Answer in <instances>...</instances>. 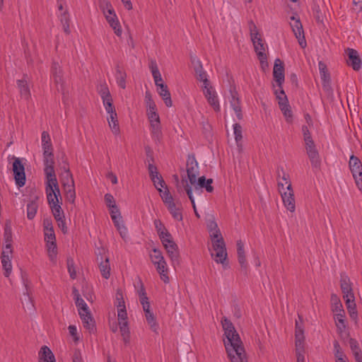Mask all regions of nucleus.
<instances>
[{"label":"nucleus","mask_w":362,"mask_h":362,"mask_svg":"<svg viewBox=\"0 0 362 362\" xmlns=\"http://www.w3.org/2000/svg\"><path fill=\"white\" fill-rule=\"evenodd\" d=\"M318 67L323 90L326 92H331L332 90L331 86V77L327 65L323 62L320 61L318 63Z\"/></svg>","instance_id":"ddd939ff"},{"label":"nucleus","mask_w":362,"mask_h":362,"mask_svg":"<svg viewBox=\"0 0 362 362\" xmlns=\"http://www.w3.org/2000/svg\"><path fill=\"white\" fill-rule=\"evenodd\" d=\"M99 269L102 276L105 279H108L110 276V265L108 257H106L105 261H101L99 264Z\"/></svg>","instance_id":"f704fd0d"},{"label":"nucleus","mask_w":362,"mask_h":362,"mask_svg":"<svg viewBox=\"0 0 362 362\" xmlns=\"http://www.w3.org/2000/svg\"><path fill=\"white\" fill-rule=\"evenodd\" d=\"M340 286L341 291L344 294V299L346 298H354V295L352 291V288L351 286V284L349 282V279L348 277H343L340 280Z\"/></svg>","instance_id":"b1692460"},{"label":"nucleus","mask_w":362,"mask_h":362,"mask_svg":"<svg viewBox=\"0 0 362 362\" xmlns=\"http://www.w3.org/2000/svg\"><path fill=\"white\" fill-rule=\"evenodd\" d=\"M74 301H75L76 306L78 308V314L83 313L84 312L89 310V308H88L86 303L84 301V300L81 297L75 298Z\"/></svg>","instance_id":"8fccbe9b"},{"label":"nucleus","mask_w":362,"mask_h":362,"mask_svg":"<svg viewBox=\"0 0 362 362\" xmlns=\"http://www.w3.org/2000/svg\"><path fill=\"white\" fill-rule=\"evenodd\" d=\"M334 346V354L336 358V361H339V358L345 359L346 356L342 351L338 341L334 340L333 342Z\"/></svg>","instance_id":"3c124183"},{"label":"nucleus","mask_w":362,"mask_h":362,"mask_svg":"<svg viewBox=\"0 0 362 362\" xmlns=\"http://www.w3.org/2000/svg\"><path fill=\"white\" fill-rule=\"evenodd\" d=\"M233 130H234V135H235V140L237 144V146L240 151L242 149L243 145H242V139H243V135H242V127L238 123H235L233 124Z\"/></svg>","instance_id":"e433bc0d"},{"label":"nucleus","mask_w":362,"mask_h":362,"mask_svg":"<svg viewBox=\"0 0 362 362\" xmlns=\"http://www.w3.org/2000/svg\"><path fill=\"white\" fill-rule=\"evenodd\" d=\"M291 20L294 21V23L291 25V28L296 37L298 40L300 46L302 48L305 47L307 43L304 35L303 25L300 21V18H296L295 16H291Z\"/></svg>","instance_id":"f8f14e48"},{"label":"nucleus","mask_w":362,"mask_h":362,"mask_svg":"<svg viewBox=\"0 0 362 362\" xmlns=\"http://www.w3.org/2000/svg\"><path fill=\"white\" fill-rule=\"evenodd\" d=\"M278 187L285 207L289 211L294 212L296 210V202L291 183L287 185V191H284V184L281 181L278 182Z\"/></svg>","instance_id":"423d86ee"},{"label":"nucleus","mask_w":362,"mask_h":362,"mask_svg":"<svg viewBox=\"0 0 362 362\" xmlns=\"http://www.w3.org/2000/svg\"><path fill=\"white\" fill-rule=\"evenodd\" d=\"M231 99L230 100V105L233 110L241 109L240 101L238 98V93L235 90H230Z\"/></svg>","instance_id":"49530a36"},{"label":"nucleus","mask_w":362,"mask_h":362,"mask_svg":"<svg viewBox=\"0 0 362 362\" xmlns=\"http://www.w3.org/2000/svg\"><path fill=\"white\" fill-rule=\"evenodd\" d=\"M145 317L148 324L150 326L151 329L154 332H158L159 329L158 324L156 322V319L153 313V312H147L145 313Z\"/></svg>","instance_id":"ea45409f"},{"label":"nucleus","mask_w":362,"mask_h":362,"mask_svg":"<svg viewBox=\"0 0 362 362\" xmlns=\"http://www.w3.org/2000/svg\"><path fill=\"white\" fill-rule=\"evenodd\" d=\"M204 95L214 111L219 112L220 105L216 91L214 89L204 90Z\"/></svg>","instance_id":"6ab92c4d"},{"label":"nucleus","mask_w":362,"mask_h":362,"mask_svg":"<svg viewBox=\"0 0 362 362\" xmlns=\"http://www.w3.org/2000/svg\"><path fill=\"white\" fill-rule=\"evenodd\" d=\"M206 226L211 233L213 248L216 251L215 256L218 258L215 260L217 263L223 264L227 257L226 244L214 217L207 220Z\"/></svg>","instance_id":"f257e3e1"},{"label":"nucleus","mask_w":362,"mask_h":362,"mask_svg":"<svg viewBox=\"0 0 362 362\" xmlns=\"http://www.w3.org/2000/svg\"><path fill=\"white\" fill-rule=\"evenodd\" d=\"M145 100L146 102L147 109L154 110V107H156V105L152 98L151 92L148 90L146 91V93H145Z\"/></svg>","instance_id":"0e129e2a"},{"label":"nucleus","mask_w":362,"mask_h":362,"mask_svg":"<svg viewBox=\"0 0 362 362\" xmlns=\"http://www.w3.org/2000/svg\"><path fill=\"white\" fill-rule=\"evenodd\" d=\"M238 259L240 265L241 272L245 274H247V263L244 250V244L241 240H238L236 243Z\"/></svg>","instance_id":"f3484780"},{"label":"nucleus","mask_w":362,"mask_h":362,"mask_svg":"<svg viewBox=\"0 0 362 362\" xmlns=\"http://www.w3.org/2000/svg\"><path fill=\"white\" fill-rule=\"evenodd\" d=\"M79 315L83 327L88 330L89 333H95L96 331L95 322L90 311H86L83 313H80Z\"/></svg>","instance_id":"dca6fc26"},{"label":"nucleus","mask_w":362,"mask_h":362,"mask_svg":"<svg viewBox=\"0 0 362 362\" xmlns=\"http://www.w3.org/2000/svg\"><path fill=\"white\" fill-rule=\"evenodd\" d=\"M148 170L149 177L153 182L155 187L159 192H162L161 187H166V184L162 176L159 174L157 167L152 163H148Z\"/></svg>","instance_id":"1a4fd4ad"},{"label":"nucleus","mask_w":362,"mask_h":362,"mask_svg":"<svg viewBox=\"0 0 362 362\" xmlns=\"http://www.w3.org/2000/svg\"><path fill=\"white\" fill-rule=\"evenodd\" d=\"M107 121L112 133L115 135H118L120 132V129L117 119V114L116 113V115L113 114L110 115L109 117H107Z\"/></svg>","instance_id":"c9c22d12"},{"label":"nucleus","mask_w":362,"mask_h":362,"mask_svg":"<svg viewBox=\"0 0 362 362\" xmlns=\"http://www.w3.org/2000/svg\"><path fill=\"white\" fill-rule=\"evenodd\" d=\"M156 262V265L155 266L156 267L158 273L160 274V279L165 284L169 283L170 279L168 276L167 263L164 257L163 258V259H160V261Z\"/></svg>","instance_id":"5701e85b"},{"label":"nucleus","mask_w":362,"mask_h":362,"mask_svg":"<svg viewBox=\"0 0 362 362\" xmlns=\"http://www.w3.org/2000/svg\"><path fill=\"white\" fill-rule=\"evenodd\" d=\"M12 159L13 160V172L16 184L18 187H22L26 181L24 164L19 158L13 156Z\"/></svg>","instance_id":"0eeeda50"},{"label":"nucleus","mask_w":362,"mask_h":362,"mask_svg":"<svg viewBox=\"0 0 362 362\" xmlns=\"http://www.w3.org/2000/svg\"><path fill=\"white\" fill-rule=\"evenodd\" d=\"M273 76L281 90L285 80V69L284 62L279 58L274 61Z\"/></svg>","instance_id":"9d476101"},{"label":"nucleus","mask_w":362,"mask_h":362,"mask_svg":"<svg viewBox=\"0 0 362 362\" xmlns=\"http://www.w3.org/2000/svg\"><path fill=\"white\" fill-rule=\"evenodd\" d=\"M52 75L54 82L56 85H62L63 75L62 70L57 62H53L51 69Z\"/></svg>","instance_id":"c85d7f7f"},{"label":"nucleus","mask_w":362,"mask_h":362,"mask_svg":"<svg viewBox=\"0 0 362 362\" xmlns=\"http://www.w3.org/2000/svg\"><path fill=\"white\" fill-rule=\"evenodd\" d=\"M105 18L110 26L114 30L115 33L119 37L121 36L122 30L116 14H114L113 16H106Z\"/></svg>","instance_id":"2f4dec72"},{"label":"nucleus","mask_w":362,"mask_h":362,"mask_svg":"<svg viewBox=\"0 0 362 362\" xmlns=\"http://www.w3.org/2000/svg\"><path fill=\"white\" fill-rule=\"evenodd\" d=\"M249 28L251 40L252 41L255 51L257 55L260 64L266 63V65L268 66L267 56L265 53L264 44L263 43V40L259 34L257 26L252 21L249 23Z\"/></svg>","instance_id":"7ed1b4c3"},{"label":"nucleus","mask_w":362,"mask_h":362,"mask_svg":"<svg viewBox=\"0 0 362 362\" xmlns=\"http://www.w3.org/2000/svg\"><path fill=\"white\" fill-rule=\"evenodd\" d=\"M167 208L174 219L178 221H182L181 209L176 206L175 202H172L171 204L167 206Z\"/></svg>","instance_id":"4c0bfd02"},{"label":"nucleus","mask_w":362,"mask_h":362,"mask_svg":"<svg viewBox=\"0 0 362 362\" xmlns=\"http://www.w3.org/2000/svg\"><path fill=\"white\" fill-rule=\"evenodd\" d=\"M47 247L49 257L51 261H54L57 258V247L56 240H52L49 242H47Z\"/></svg>","instance_id":"58836bf2"},{"label":"nucleus","mask_w":362,"mask_h":362,"mask_svg":"<svg viewBox=\"0 0 362 362\" xmlns=\"http://www.w3.org/2000/svg\"><path fill=\"white\" fill-rule=\"evenodd\" d=\"M185 189L186 191V193L192 203V207L194 209V213H195V215L197 216V217H199V215L198 214V212L197 211V209H196V206H195V202H194V197L192 195V187L189 185L187 184L186 186H185Z\"/></svg>","instance_id":"13d9d810"},{"label":"nucleus","mask_w":362,"mask_h":362,"mask_svg":"<svg viewBox=\"0 0 362 362\" xmlns=\"http://www.w3.org/2000/svg\"><path fill=\"white\" fill-rule=\"evenodd\" d=\"M164 188H165V190L164 191L162 190V192H160V197H161L163 202H164V204L166 206H168V205L171 204L172 202H174L173 197L171 195L168 187L166 186V187H164Z\"/></svg>","instance_id":"de8ad7c7"},{"label":"nucleus","mask_w":362,"mask_h":362,"mask_svg":"<svg viewBox=\"0 0 362 362\" xmlns=\"http://www.w3.org/2000/svg\"><path fill=\"white\" fill-rule=\"evenodd\" d=\"M150 258H151L152 263L154 265H156V262H159V261H160V259H163V256L162 252L160 250H158L157 248H153L152 250V253L150 254Z\"/></svg>","instance_id":"6e6d98bb"},{"label":"nucleus","mask_w":362,"mask_h":362,"mask_svg":"<svg viewBox=\"0 0 362 362\" xmlns=\"http://www.w3.org/2000/svg\"><path fill=\"white\" fill-rule=\"evenodd\" d=\"M275 94L276 95V98L279 99V105L281 110L282 111L284 115L286 117L287 122H291L293 120V115L291 109V106L288 104V98L286 95V93L283 88L280 90V94L284 95V98L281 97V95H278V90H275Z\"/></svg>","instance_id":"6e6552de"},{"label":"nucleus","mask_w":362,"mask_h":362,"mask_svg":"<svg viewBox=\"0 0 362 362\" xmlns=\"http://www.w3.org/2000/svg\"><path fill=\"white\" fill-rule=\"evenodd\" d=\"M64 189L65 191L66 199L69 202L74 204L76 199L74 179H71L70 181H67V182L64 181Z\"/></svg>","instance_id":"412c9836"},{"label":"nucleus","mask_w":362,"mask_h":362,"mask_svg":"<svg viewBox=\"0 0 362 362\" xmlns=\"http://www.w3.org/2000/svg\"><path fill=\"white\" fill-rule=\"evenodd\" d=\"M311 8L316 21L317 22H322V13L320 6L316 2L314 1Z\"/></svg>","instance_id":"052dcab7"},{"label":"nucleus","mask_w":362,"mask_h":362,"mask_svg":"<svg viewBox=\"0 0 362 362\" xmlns=\"http://www.w3.org/2000/svg\"><path fill=\"white\" fill-rule=\"evenodd\" d=\"M105 202L107 208H111L116 206L115 199L114 197L109 193L105 194L104 197Z\"/></svg>","instance_id":"338daca9"},{"label":"nucleus","mask_w":362,"mask_h":362,"mask_svg":"<svg viewBox=\"0 0 362 362\" xmlns=\"http://www.w3.org/2000/svg\"><path fill=\"white\" fill-rule=\"evenodd\" d=\"M45 192L49 205L54 204V202L59 203V197L61 198V194L56 175L51 177H46Z\"/></svg>","instance_id":"39448f33"},{"label":"nucleus","mask_w":362,"mask_h":362,"mask_svg":"<svg viewBox=\"0 0 362 362\" xmlns=\"http://www.w3.org/2000/svg\"><path fill=\"white\" fill-rule=\"evenodd\" d=\"M66 264L71 279H75L76 278V272L74 267V259L71 257H68L66 259Z\"/></svg>","instance_id":"4d7b16f0"},{"label":"nucleus","mask_w":362,"mask_h":362,"mask_svg":"<svg viewBox=\"0 0 362 362\" xmlns=\"http://www.w3.org/2000/svg\"><path fill=\"white\" fill-rule=\"evenodd\" d=\"M28 75L23 74L22 79H18L16 81L17 88L19 90L20 95L21 98H24L26 100H29L31 96L30 88L28 83Z\"/></svg>","instance_id":"a211bd4d"},{"label":"nucleus","mask_w":362,"mask_h":362,"mask_svg":"<svg viewBox=\"0 0 362 362\" xmlns=\"http://www.w3.org/2000/svg\"><path fill=\"white\" fill-rule=\"evenodd\" d=\"M103 100L112 98L109 88L106 84L101 85L98 90Z\"/></svg>","instance_id":"680f3d73"},{"label":"nucleus","mask_w":362,"mask_h":362,"mask_svg":"<svg viewBox=\"0 0 362 362\" xmlns=\"http://www.w3.org/2000/svg\"><path fill=\"white\" fill-rule=\"evenodd\" d=\"M39 359L40 362H56L53 353L47 346L41 347L39 351Z\"/></svg>","instance_id":"393cba45"},{"label":"nucleus","mask_w":362,"mask_h":362,"mask_svg":"<svg viewBox=\"0 0 362 362\" xmlns=\"http://www.w3.org/2000/svg\"><path fill=\"white\" fill-rule=\"evenodd\" d=\"M165 249L170 258L173 264L179 263L178 247L175 243H171V245H165Z\"/></svg>","instance_id":"cd10ccee"},{"label":"nucleus","mask_w":362,"mask_h":362,"mask_svg":"<svg viewBox=\"0 0 362 362\" xmlns=\"http://www.w3.org/2000/svg\"><path fill=\"white\" fill-rule=\"evenodd\" d=\"M45 192L49 205L54 204V202L59 203V197L61 198V194L56 175L51 177H46Z\"/></svg>","instance_id":"20e7f679"},{"label":"nucleus","mask_w":362,"mask_h":362,"mask_svg":"<svg viewBox=\"0 0 362 362\" xmlns=\"http://www.w3.org/2000/svg\"><path fill=\"white\" fill-rule=\"evenodd\" d=\"M197 185H194V189L198 190L200 188H205L206 192H212L214 191V187L211 186L213 183V180L211 178L206 179L205 176L199 177L196 181Z\"/></svg>","instance_id":"bb28decb"},{"label":"nucleus","mask_w":362,"mask_h":362,"mask_svg":"<svg viewBox=\"0 0 362 362\" xmlns=\"http://www.w3.org/2000/svg\"><path fill=\"white\" fill-rule=\"evenodd\" d=\"M116 306L118 308L123 309L125 308V302L123 297L122 291L120 289H118L116 292Z\"/></svg>","instance_id":"bf43d9fd"},{"label":"nucleus","mask_w":362,"mask_h":362,"mask_svg":"<svg viewBox=\"0 0 362 362\" xmlns=\"http://www.w3.org/2000/svg\"><path fill=\"white\" fill-rule=\"evenodd\" d=\"M115 78L117 85L122 89L126 88L127 74L125 71L121 68L119 64L116 65Z\"/></svg>","instance_id":"c756f323"},{"label":"nucleus","mask_w":362,"mask_h":362,"mask_svg":"<svg viewBox=\"0 0 362 362\" xmlns=\"http://www.w3.org/2000/svg\"><path fill=\"white\" fill-rule=\"evenodd\" d=\"M198 163L194 155H189L187 160V173L189 182L195 185L198 173Z\"/></svg>","instance_id":"9b49d317"},{"label":"nucleus","mask_w":362,"mask_h":362,"mask_svg":"<svg viewBox=\"0 0 362 362\" xmlns=\"http://www.w3.org/2000/svg\"><path fill=\"white\" fill-rule=\"evenodd\" d=\"M224 334L227 339L226 341H224L227 354H238L240 356L243 354L245 348L237 331L235 329H228L224 332Z\"/></svg>","instance_id":"f03ea898"},{"label":"nucleus","mask_w":362,"mask_h":362,"mask_svg":"<svg viewBox=\"0 0 362 362\" xmlns=\"http://www.w3.org/2000/svg\"><path fill=\"white\" fill-rule=\"evenodd\" d=\"M276 178L278 182L280 181L279 179L285 181V183L288 185L290 182V176L288 173H286L283 167H278L276 170Z\"/></svg>","instance_id":"603ef678"},{"label":"nucleus","mask_w":362,"mask_h":362,"mask_svg":"<svg viewBox=\"0 0 362 362\" xmlns=\"http://www.w3.org/2000/svg\"><path fill=\"white\" fill-rule=\"evenodd\" d=\"M2 267L4 269V276L8 277L11 273L12 265L11 262V257L8 255H4L1 256Z\"/></svg>","instance_id":"72a5a7b5"},{"label":"nucleus","mask_w":362,"mask_h":362,"mask_svg":"<svg viewBox=\"0 0 362 362\" xmlns=\"http://www.w3.org/2000/svg\"><path fill=\"white\" fill-rule=\"evenodd\" d=\"M44 157V165H45V168H44V173L45 174V176L46 177H53L54 175H56L55 174V171H54V154L53 153H52V155L51 156H43Z\"/></svg>","instance_id":"aec40b11"},{"label":"nucleus","mask_w":362,"mask_h":362,"mask_svg":"<svg viewBox=\"0 0 362 362\" xmlns=\"http://www.w3.org/2000/svg\"><path fill=\"white\" fill-rule=\"evenodd\" d=\"M158 93L161 96L167 107H171L173 105L170 93L167 85L160 83V86L158 87Z\"/></svg>","instance_id":"a878e982"},{"label":"nucleus","mask_w":362,"mask_h":362,"mask_svg":"<svg viewBox=\"0 0 362 362\" xmlns=\"http://www.w3.org/2000/svg\"><path fill=\"white\" fill-rule=\"evenodd\" d=\"M4 238L5 243L12 242L11 223L9 220H7L4 226Z\"/></svg>","instance_id":"37998d69"},{"label":"nucleus","mask_w":362,"mask_h":362,"mask_svg":"<svg viewBox=\"0 0 362 362\" xmlns=\"http://www.w3.org/2000/svg\"><path fill=\"white\" fill-rule=\"evenodd\" d=\"M349 166L353 177H356V175L358 174L360 176L361 175L362 163L358 157L355 156L354 155H351L350 156Z\"/></svg>","instance_id":"4be33fe9"},{"label":"nucleus","mask_w":362,"mask_h":362,"mask_svg":"<svg viewBox=\"0 0 362 362\" xmlns=\"http://www.w3.org/2000/svg\"><path fill=\"white\" fill-rule=\"evenodd\" d=\"M62 166L61 167L62 170L64 171L63 173L66 174V177L67 178V181L71 180L73 178V175L70 171L69 169V165L67 161V158H66L65 154L63 153L62 156Z\"/></svg>","instance_id":"a18cd8bd"},{"label":"nucleus","mask_w":362,"mask_h":362,"mask_svg":"<svg viewBox=\"0 0 362 362\" xmlns=\"http://www.w3.org/2000/svg\"><path fill=\"white\" fill-rule=\"evenodd\" d=\"M119 329L122 336L130 335L129 329L128 327V322H119Z\"/></svg>","instance_id":"774afa93"},{"label":"nucleus","mask_w":362,"mask_h":362,"mask_svg":"<svg viewBox=\"0 0 362 362\" xmlns=\"http://www.w3.org/2000/svg\"><path fill=\"white\" fill-rule=\"evenodd\" d=\"M147 115H148V118L149 119L150 124L160 122V117L157 112L156 107H154V110L147 109Z\"/></svg>","instance_id":"09e8293b"},{"label":"nucleus","mask_w":362,"mask_h":362,"mask_svg":"<svg viewBox=\"0 0 362 362\" xmlns=\"http://www.w3.org/2000/svg\"><path fill=\"white\" fill-rule=\"evenodd\" d=\"M304 341L305 339H296V353L298 354H305V347H304Z\"/></svg>","instance_id":"69168bd1"},{"label":"nucleus","mask_w":362,"mask_h":362,"mask_svg":"<svg viewBox=\"0 0 362 362\" xmlns=\"http://www.w3.org/2000/svg\"><path fill=\"white\" fill-rule=\"evenodd\" d=\"M45 229V240L49 242L52 240H56L52 223L50 220H44L43 222Z\"/></svg>","instance_id":"7c9ffc66"},{"label":"nucleus","mask_w":362,"mask_h":362,"mask_svg":"<svg viewBox=\"0 0 362 362\" xmlns=\"http://www.w3.org/2000/svg\"><path fill=\"white\" fill-rule=\"evenodd\" d=\"M335 313V320H336V326L338 330L340 332H342L345 330L346 325L345 323V312L342 310L341 312L334 313Z\"/></svg>","instance_id":"473e14b6"},{"label":"nucleus","mask_w":362,"mask_h":362,"mask_svg":"<svg viewBox=\"0 0 362 362\" xmlns=\"http://www.w3.org/2000/svg\"><path fill=\"white\" fill-rule=\"evenodd\" d=\"M305 148L306 150L307 155L310 160L312 166L315 168H319L321 164V160L315 141L313 142L312 144H305Z\"/></svg>","instance_id":"4468645a"},{"label":"nucleus","mask_w":362,"mask_h":362,"mask_svg":"<svg viewBox=\"0 0 362 362\" xmlns=\"http://www.w3.org/2000/svg\"><path fill=\"white\" fill-rule=\"evenodd\" d=\"M331 302H332V310L333 313L341 312L344 310L343 309L342 304L340 301V299L337 296V295L332 293L331 296Z\"/></svg>","instance_id":"79ce46f5"},{"label":"nucleus","mask_w":362,"mask_h":362,"mask_svg":"<svg viewBox=\"0 0 362 362\" xmlns=\"http://www.w3.org/2000/svg\"><path fill=\"white\" fill-rule=\"evenodd\" d=\"M37 204L35 201H31L27 204V217L32 220L35 216L37 210Z\"/></svg>","instance_id":"c03bdc74"},{"label":"nucleus","mask_w":362,"mask_h":362,"mask_svg":"<svg viewBox=\"0 0 362 362\" xmlns=\"http://www.w3.org/2000/svg\"><path fill=\"white\" fill-rule=\"evenodd\" d=\"M230 361L231 362H243L245 359H246V353L245 351H243V354H231L230 355H228Z\"/></svg>","instance_id":"e2e57ef3"},{"label":"nucleus","mask_w":362,"mask_h":362,"mask_svg":"<svg viewBox=\"0 0 362 362\" xmlns=\"http://www.w3.org/2000/svg\"><path fill=\"white\" fill-rule=\"evenodd\" d=\"M103 105H104L106 112L109 115L113 114L114 115H116L117 112L115 110V107L113 105L112 98H108L106 100L104 99V100H103Z\"/></svg>","instance_id":"864d4df0"},{"label":"nucleus","mask_w":362,"mask_h":362,"mask_svg":"<svg viewBox=\"0 0 362 362\" xmlns=\"http://www.w3.org/2000/svg\"><path fill=\"white\" fill-rule=\"evenodd\" d=\"M49 206L56 221H60V219L64 218V211L62 209L60 203H56L54 202V204H52V205Z\"/></svg>","instance_id":"a19ab883"},{"label":"nucleus","mask_w":362,"mask_h":362,"mask_svg":"<svg viewBox=\"0 0 362 362\" xmlns=\"http://www.w3.org/2000/svg\"><path fill=\"white\" fill-rule=\"evenodd\" d=\"M346 52L348 55L347 64L354 71H358L361 68V59L358 52L352 48H347Z\"/></svg>","instance_id":"2eb2a0df"},{"label":"nucleus","mask_w":362,"mask_h":362,"mask_svg":"<svg viewBox=\"0 0 362 362\" xmlns=\"http://www.w3.org/2000/svg\"><path fill=\"white\" fill-rule=\"evenodd\" d=\"M151 127L153 138L159 140L162 135L160 122L151 124Z\"/></svg>","instance_id":"5fc2aeb1"}]
</instances>
